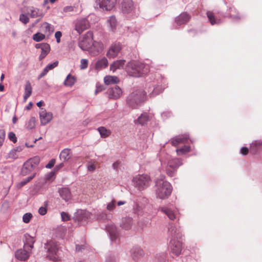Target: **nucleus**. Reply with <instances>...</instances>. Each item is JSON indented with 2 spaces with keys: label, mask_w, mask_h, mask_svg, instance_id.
I'll return each instance as SVG.
<instances>
[{
  "label": "nucleus",
  "mask_w": 262,
  "mask_h": 262,
  "mask_svg": "<svg viewBox=\"0 0 262 262\" xmlns=\"http://www.w3.org/2000/svg\"><path fill=\"white\" fill-rule=\"evenodd\" d=\"M98 130L101 137L105 138L110 134V132L106 129L104 127L101 126L98 128Z\"/></svg>",
  "instance_id": "4c0bfd02"
},
{
  "label": "nucleus",
  "mask_w": 262,
  "mask_h": 262,
  "mask_svg": "<svg viewBox=\"0 0 262 262\" xmlns=\"http://www.w3.org/2000/svg\"><path fill=\"white\" fill-rule=\"evenodd\" d=\"M108 65V61L106 58L103 57L98 60L95 63V69L96 70H101L106 68Z\"/></svg>",
  "instance_id": "c756f323"
},
{
  "label": "nucleus",
  "mask_w": 262,
  "mask_h": 262,
  "mask_svg": "<svg viewBox=\"0 0 262 262\" xmlns=\"http://www.w3.org/2000/svg\"><path fill=\"white\" fill-rule=\"evenodd\" d=\"M116 201L113 200L111 202L108 203L106 206V209L110 211H112L116 207Z\"/></svg>",
  "instance_id": "a18cd8bd"
},
{
  "label": "nucleus",
  "mask_w": 262,
  "mask_h": 262,
  "mask_svg": "<svg viewBox=\"0 0 262 262\" xmlns=\"http://www.w3.org/2000/svg\"><path fill=\"white\" fill-rule=\"evenodd\" d=\"M171 115V113L170 112H163L161 114V116L163 118H168L170 117Z\"/></svg>",
  "instance_id": "680f3d73"
},
{
  "label": "nucleus",
  "mask_w": 262,
  "mask_h": 262,
  "mask_svg": "<svg viewBox=\"0 0 262 262\" xmlns=\"http://www.w3.org/2000/svg\"><path fill=\"white\" fill-rule=\"evenodd\" d=\"M41 27L45 29V32L49 35H50L54 32L53 26L47 22L43 23L41 25Z\"/></svg>",
  "instance_id": "c9c22d12"
},
{
  "label": "nucleus",
  "mask_w": 262,
  "mask_h": 262,
  "mask_svg": "<svg viewBox=\"0 0 262 262\" xmlns=\"http://www.w3.org/2000/svg\"><path fill=\"white\" fill-rule=\"evenodd\" d=\"M41 48V52L48 54L50 50V45L47 43H44Z\"/></svg>",
  "instance_id": "09e8293b"
},
{
  "label": "nucleus",
  "mask_w": 262,
  "mask_h": 262,
  "mask_svg": "<svg viewBox=\"0 0 262 262\" xmlns=\"http://www.w3.org/2000/svg\"><path fill=\"white\" fill-rule=\"evenodd\" d=\"M93 37V33L90 31L88 32L79 41L78 46L83 51L90 50L92 55L96 56L102 51V45L99 44V49L96 52H93V46H94V42Z\"/></svg>",
  "instance_id": "f03ea898"
},
{
  "label": "nucleus",
  "mask_w": 262,
  "mask_h": 262,
  "mask_svg": "<svg viewBox=\"0 0 262 262\" xmlns=\"http://www.w3.org/2000/svg\"><path fill=\"white\" fill-rule=\"evenodd\" d=\"M83 249H84L83 245H77L76 246V251L77 252L81 251Z\"/></svg>",
  "instance_id": "0e129e2a"
},
{
  "label": "nucleus",
  "mask_w": 262,
  "mask_h": 262,
  "mask_svg": "<svg viewBox=\"0 0 262 262\" xmlns=\"http://www.w3.org/2000/svg\"><path fill=\"white\" fill-rule=\"evenodd\" d=\"M125 63V60H118L114 61L110 66V70L113 72H115L117 69H123Z\"/></svg>",
  "instance_id": "bb28decb"
},
{
  "label": "nucleus",
  "mask_w": 262,
  "mask_h": 262,
  "mask_svg": "<svg viewBox=\"0 0 262 262\" xmlns=\"http://www.w3.org/2000/svg\"><path fill=\"white\" fill-rule=\"evenodd\" d=\"M32 92V88L31 85V83L29 81H27L25 84V93H27V94L31 95Z\"/></svg>",
  "instance_id": "37998d69"
},
{
  "label": "nucleus",
  "mask_w": 262,
  "mask_h": 262,
  "mask_svg": "<svg viewBox=\"0 0 262 262\" xmlns=\"http://www.w3.org/2000/svg\"><path fill=\"white\" fill-rule=\"evenodd\" d=\"M73 8L72 6H67V7H66L64 8V11L66 12H71L72 11H73Z\"/></svg>",
  "instance_id": "338daca9"
},
{
  "label": "nucleus",
  "mask_w": 262,
  "mask_h": 262,
  "mask_svg": "<svg viewBox=\"0 0 262 262\" xmlns=\"http://www.w3.org/2000/svg\"><path fill=\"white\" fill-rule=\"evenodd\" d=\"M17 157L16 150L12 149L9 153V157L12 159H15Z\"/></svg>",
  "instance_id": "13d9d810"
},
{
  "label": "nucleus",
  "mask_w": 262,
  "mask_h": 262,
  "mask_svg": "<svg viewBox=\"0 0 262 262\" xmlns=\"http://www.w3.org/2000/svg\"><path fill=\"white\" fill-rule=\"evenodd\" d=\"M48 55L47 53H46L45 52H42L41 53L39 57V59L40 60H41L42 59H43L47 55Z\"/></svg>",
  "instance_id": "774afa93"
},
{
  "label": "nucleus",
  "mask_w": 262,
  "mask_h": 262,
  "mask_svg": "<svg viewBox=\"0 0 262 262\" xmlns=\"http://www.w3.org/2000/svg\"><path fill=\"white\" fill-rule=\"evenodd\" d=\"M157 258L160 261V262H163L166 259V255L165 253H162L161 255V259H160L158 256Z\"/></svg>",
  "instance_id": "69168bd1"
},
{
  "label": "nucleus",
  "mask_w": 262,
  "mask_h": 262,
  "mask_svg": "<svg viewBox=\"0 0 262 262\" xmlns=\"http://www.w3.org/2000/svg\"><path fill=\"white\" fill-rule=\"evenodd\" d=\"M190 19L188 14L186 12L182 13L175 18V24L178 26L187 23Z\"/></svg>",
  "instance_id": "f3484780"
},
{
  "label": "nucleus",
  "mask_w": 262,
  "mask_h": 262,
  "mask_svg": "<svg viewBox=\"0 0 262 262\" xmlns=\"http://www.w3.org/2000/svg\"><path fill=\"white\" fill-rule=\"evenodd\" d=\"M62 36V33L60 31H57L55 34V37L56 39V41L57 43H59L60 42V38Z\"/></svg>",
  "instance_id": "4d7b16f0"
},
{
  "label": "nucleus",
  "mask_w": 262,
  "mask_h": 262,
  "mask_svg": "<svg viewBox=\"0 0 262 262\" xmlns=\"http://www.w3.org/2000/svg\"><path fill=\"white\" fill-rule=\"evenodd\" d=\"M45 207H40L38 209V213L41 215H43L46 214L47 213V210L46 206L48 205L47 201L45 202Z\"/></svg>",
  "instance_id": "de8ad7c7"
},
{
  "label": "nucleus",
  "mask_w": 262,
  "mask_h": 262,
  "mask_svg": "<svg viewBox=\"0 0 262 262\" xmlns=\"http://www.w3.org/2000/svg\"><path fill=\"white\" fill-rule=\"evenodd\" d=\"M35 173L33 174L32 175L27 177V178L24 179L21 182L18 183L16 184V188L17 189H20L22 187H23L24 185L27 184L28 182H29L31 180L33 179V178L35 177Z\"/></svg>",
  "instance_id": "e433bc0d"
},
{
  "label": "nucleus",
  "mask_w": 262,
  "mask_h": 262,
  "mask_svg": "<svg viewBox=\"0 0 262 262\" xmlns=\"http://www.w3.org/2000/svg\"><path fill=\"white\" fill-rule=\"evenodd\" d=\"M107 25L110 28V30L114 32L116 29L117 25V21L114 15L111 16L107 20Z\"/></svg>",
  "instance_id": "cd10ccee"
},
{
  "label": "nucleus",
  "mask_w": 262,
  "mask_h": 262,
  "mask_svg": "<svg viewBox=\"0 0 262 262\" xmlns=\"http://www.w3.org/2000/svg\"><path fill=\"white\" fill-rule=\"evenodd\" d=\"M146 93L141 89L133 90L126 97V104L133 109L138 108L146 99Z\"/></svg>",
  "instance_id": "f257e3e1"
},
{
  "label": "nucleus",
  "mask_w": 262,
  "mask_h": 262,
  "mask_svg": "<svg viewBox=\"0 0 262 262\" xmlns=\"http://www.w3.org/2000/svg\"><path fill=\"white\" fill-rule=\"evenodd\" d=\"M172 186L170 183L163 180L156 181V193L157 197L160 199L167 198L171 193Z\"/></svg>",
  "instance_id": "7ed1b4c3"
},
{
  "label": "nucleus",
  "mask_w": 262,
  "mask_h": 262,
  "mask_svg": "<svg viewBox=\"0 0 262 262\" xmlns=\"http://www.w3.org/2000/svg\"><path fill=\"white\" fill-rule=\"evenodd\" d=\"M127 73L133 77H140L147 73L148 67L138 61L128 62L126 67Z\"/></svg>",
  "instance_id": "20e7f679"
},
{
  "label": "nucleus",
  "mask_w": 262,
  "mask_h": 262,
  "mask_svg": "<svg viewBox=\"0 0 262 262\" xmlns=\"http://www.w3.org/2000/svg\"><path fill=\"white\" fill-rule=\"evenodd\" d=\"M30 163V162L27 161L24 163L21 171L22 176H25L28 174L35 168Z\"/></svg>",
  "instance_id": "393cba45"
},
{
  "label": "nucleus",
  "mask_w": 262,
  "mask_h": 262,
  "mask_svg": "<svg viewBox=\"0 0 262 262\" xmlns=\"http://www.w3.org/2000/svg\"><path fill=\"white\" fill-rule=\"evenodd\" d=\"M182 160L179 158H175L170 160L167 163V166L166 169L167 175L170 177H173L177 168L182 165Z\"/></svg>",
  "instance_id": "0eeeda50"
},
{
  "label": "nucleus",
  "mask_w": 262,
  "mask_h": 262,
  "mask_svg": "<svg viewBox=\"0 0 262 262\" xmlns=\"http://www.w3.org/2000/svg\"><path fill=\"white\" fill-rule=\"evenodd\" d=\"M61 216L62 220L64 222L68 221L70 220V216H69L68 214L64 212H62L61 213Z\"/></svg>",
  "instance_id": "6e6d98bb"
},
{
  "label": "nucleus",
  "mask_w": 262,
  "mask_h": 262,
  "mask_svg": "<svg viewBox=\"0 0 262 262\" xmlns=\"http://www.w3.org/2000/svg\"><path fill=\"white\" fill-rule=\"evenodd\" d=\"M104 83L107 84H116L119 81V78L116 76H107L104 78Z\"/></svg>",
  "instance_id": "2f4dec72"
},
{
  "label": "nucleus",
  "mask_w": 262,
  "mask_h": 262,
  "mask_svg": "<svg viewBox=\"0 0 262 262\" xmlns=\"http://www.w3.org/2000/svg\"><path fill=\"white\" fill-rule=\"evenodd\" d=\"M149 116L147 113H142L136 120H135V124L144 125L149 121Z\"/></svg>",
  "instance_id": "a878e982"
},
{
  "label": "nucleus",
  "mask_w": 262,
  "mask_h": 262,
  "mask_svg": "<svg viewBox=\"0 0 262 262\" xmlns=\"http://www.w3.org/2000/svg\"><path fill=\"white\" fill-rule=\"evenodd\" d=\"M207 16L212 25H219L222 23V21L220 19H216L215 18L213 13L211 11L207 12Z\"/></svg>",
  "instance_id": "7c9ffc66"
},
{
  "label": "nucleus",
  "mask_w": 262,
  "mask_h": 262,
  "mask_svg": "<svg viewBox=\"0 0 262 262\" xmlns=\"http://www.w3.org/2000/svg\"><path fill=\"white\" fill-rule=\"evenodd\" d=\"M45 249L47 250V257L53 261H56L59 258V246L55 242L50 241L45 244Z\"/></svg>",
  "instance_id": "39448f33"
},
{
  "label": "nucleus",
  "mask_w": 262,
  "mask_h": 262,
  "mask_svg": "<svg viewBox=\"0 0 262 262\" xmlns=\"http://www.w3.org/2000/svg\"><path fill=\"white\" fill-rule=\"evenodd\" d=\"M58 192L61 198L67 202L71 199V194L70 189L67 187H62L58 189Z\"/></svg>",
  "instance_id": "aec40b11"
},
{
  "label": "nucleus",
  "mask_w": 262,
  "mask_h": 262,
  "mask_svg": "<svg viewBox=\"0 0 262 262\" xmlns=\"http://www.w3.org/2000/svg\"><path fill=\"white\" fill-rule=\"evenodd\" d=\"M106 230L108 233L110 240L112 242L116 243L119 238L117 228L113 224H110L106 226Z\"/></svg>",
  "instance_id": "f8f14e48"
},
{
  "label": "nucleus",
  "mask_w": 262,
  "mask_h": 262,
  "mask_svg": "<svg viewBox=\"0 0 262 262\" xmlns=\"http://www.w3.org/2000/svg\"><path fill=\"white\" fill-rule=\"evenodd\" d=\"M122 94V90L116 85H114L108 90V97L110 99H116L119 98Z\"/></svg>",
  "instance_id": "dca6fc26"
},
{
  "label": "nucleus",
  "mask_w": 262,
  "mask_h": 262,
  "mask_svg": "<svg viewBox=\"0 0 262 262\" xmlns=\"http://www.w3.org/2000/svg\"><path fill=\"white\" fill-rule=\"evenodd\" d=\"M45 38V35L39 32H37L33 35V39L36 41L39 42L43 40Z\"/></svg>",
  "instance_id": "ea45409f"
},
{
  "label": "nucleus",
  "mask_w": 262,
  "mask_h": 262,
  "mask_svg": "<svg viewBox=\"0 0 262 262\" xmlns=\"http://www.w3.org/2000/svg\"><path fill=\"white\" fill-rule=\"evenodd\" d=\"M168 234L170 239H173V238L176 239H181L182 237V233L180 227L173 224H169Z\"/></svg>",
  "instance_id": "1a4fd4ad"
},
{
  "label": "nucleus",
  "mask_w": 262,
  "mask_h": 262,
  "mask_svg": "<svg viewBox=\"0 0 262 262\" xmlns=\"http://www.w3.org/2000/svg\"><path fill=\"white\" fill-rule=\"evenodd\" d=\"M39 118L41 125L44 126L52 120L53 114L51 112H47L44 108H41V111L39 112Z\"/></svg>",
  "instance_id": "9b49d317"
},
{
  "label": "nucleus",
  "mask_w": 262,
  "mask_h": 262,
  "mask_svg": "<svg viewBox=\"0 0 262 262\" xmlns=\"http://www.w3.org/2000/svg\"><path fill=\"white\" fill-rule=\"evenodd\" d=\"M133 219L129 217H126L122 219L120 223V227L124 230H128L132 226Z\"/></svg>",
  "instance_id": "b1692460"
},
{
  "label": "nucleus",
  "mask_w": 262,
  "mask_h": 262,
  "mask_svg": "<svg viewBox=\"0 0 262 262\" xmlns=\"http://www.w3.org/2000/svg\"><path fill=\"white\" fill-rule=\"evenodd\" d=\"M36 119L34 117H31L28 123L26 124V127L28 129H32L34 128L35 126Z\"/></svg>",
  "instance_id": "a19ab883"
},
{
  "label": "nucleus",
  "mask_w": 262,
  "mask_h": 262,
  "mask_svg": "<svg viewBox=\"0 0 262 262\" xmlns=\"http://www.w3.org/2000/svg\"><path fill=\"white\" fill-rule=\"evenodd\" d=\"M58 61H55L53 63L48 64L46 66V67L50 71V70H51L53 69L55 67H56L58 66Z\"/></svg>",
  "instance_id": "603ef678"
},
{
  "label": "nucleus",
  "mask_w": 262,
  "mask_h": 262,
  "mask_svg": "<svg viewBox=\"0 0 262 262\" xmlns=\"http://www.w3.org/2000/svg\"><path fill=\"white\" fill-rule=\"evenodd\" d=\"M151 89H152V91L149 93V96L150 97H154L161 93L163 90L161 85H152Z\"/></svg>",
  "instance_id": "473e14b6"
},
{
  "label": "nucleus",
  "mask_w": 262,
  "mask_h": 262,
  "mask_svg": "<svg viewBox=\"0 0 262 262\" xmlns=\"http://www.w3.org/2000/svg\"><path fill=\"white\" fill-rule=\"evenodd\" d=\"M249 150L246 147H243L241 149L240 152L242 155L245 156L247 155L248 153Z\"/></svg>",
  "instance_id": "bf43d9fd"
},
{
  "label": "nucleus",
  "mask_w": 262,
  "mask_h": 262,
  "mask_svg": "<svg viewBox=\"0 0 262 262\" xmlns=\"http://www.w3.org/2000/svg\"><path fill=\"white\" fill-rule=\"evenodd\" d=\"M159 209L161 211L166 214L170 220H173L176 218V215L174 211L167 207H160Z\"/></svg>",
  "instance_id": "c85d7f7f"
},
{
  "label": "nucleus",
  "mask_w": 262,
  "mask_h": 262,
  "mask_svg": "<svg viewBox=\"0 0 262 262\" xmlns=\"http://www.w3.org/2000/svg\"><path fill=\"white\" fill-rule=\"evenodd\" d=\"M121 45L119 42L113 44L107 53V56L109 58L116 57L121 51Z\"/></svg>",
  "instance_id": "ddd939ff"
},
{
  "label": "nucleus",
  "mask_w": 262,
  "mask_h": 262,
  "mask_svg": "<svg viewBox=\"0 0 262 262\" xmlns=\"http://www.w3.org/2000/svg\"><path fill=\"white\" fill-rule=\"evenodd\" d=\"M55 162H56L55 159H51L49 161V162L46 165V168H49V169L52 168L54 166V165L55 163Z\"/></svg>",
  "instance_id": "5fc2aeb1"
},
{
  "label": "nucleus",
  "mask_w": 262,
  "mask_h": 262,
  "mask_svg": "<svg viewBox=\"0 0 262 262\" xmlns=\"http://www.w3.org/2000/svg\"><path fill=\"white\" fill-rule=\"evenodd\" d=\"M88 170L90 172H93L96 169V166L94 164L89 162L88 164Z\"/></svg>",
  "instance_id": "864d4df0"
},
{
  "label": "nucleus",
  "mask_w": 262,
  "mask_h": 262,
  "mask_svg": "<svg viewBox=\"0 0 262 262\" xmlns=\"http://www.w3.org/2000/svg\"><path fill=\"white\" fill-rule=\"evenodd\" d=\"M29 252L25 249H19L15 252V257L20 260H26L29 257Z\"/></svg>",
  "instance_id": "412c9836"
},
{
  "label": "nucleus",
  "mask_w": 262,
  "mask_h": 262,
  "mask_svg": "<svg viewBox=\"0 0 262 262\" xmlns=\"http://www.w3.org/2000/svg\"><path fill=\"white\" fill-rule=\"evenodd\" d=\"M8 138L11 141L14 143L17 142V138L15 136V134L13 132H11L9 133Z\"/></svg>",
  "instance_id": "3c124183"
},
{
  "label": "nucleus",
  "mask_w": 262,
  "mask_h": 262,
  "mask_svg": "<svg viewBox=\"0 0 262 262\" xmlns=\"http://www.w3.org/2000/svg\"><path fill=\"white\" fill-rule=\"evenodd\" d=\"M28 15L32 18L39 17L41 18L43 16V14L42 11L34 7H31L30 9V10L28 12Z\"/></svg>",
  "instance_id": "5701e85b"
},
{
  "label": "nucleus",
  "mask_w": 262,
  "mask_h": 262,
  "mask_svg": "<svg viewBox=\"0 0 262 262\" xmlns=\"http://www.w3.org/2000/svg\"><path fill=\"white\" fill-rule=\"evenodd\" d=\"M133 181L134 186L138 190H141L148 187L150 179L147 174H141L134 177Z\"/></svg>",
  "instance_id": "423d86ee"
},
{
  "label": "nucleus",
  "mask_w": 262,
  "mask_h": 262,
  "mask_svg": "<svg viewBox=\"0 0 262 262\" xmlns=\"http://www.w3.org/2000/svg\"><path fill=\"white\" fill-rule=\"evenodd\" d=\"M88 66V60L86 59H82L80 61V69H85Z\"/></svg>",
  "instance_id": "8fccbe9b"
},
{
  "label": "nucleus",
  "mask_w": 262,
  "mask_h": 262,
  "mask_svg": "<svg viewBox=\"0 0 262 262\" xmlns=\"http://www.w3.org/2000/svg\"><path fill=\"white\" fill-rule=\"evenodd\" d=\"M189 138L188 135H179L171 139V144L174 146L181 143H185Z\"/></svg>",
  "instance_id": "6ab92c4d"
},
{
  "label": "nucleus",
  "mask_w": 262,
  "mask_h": 262,
  "mask_svg": "<svg viewBox=\"0 0 262 262\" xmlns=\"http://www.w3.org/2000/svg\"><path fill=\"white\" fill-rule=\"evenodd\" d=\"M70 149L69 148L63 149L61 151L59 155L60 159L62 160L63 161H67L69 159H70Z\"/></svg>",
  "instance_id": "72a5a7b5"
},
{
  "label": "nucleus",
  "mask_w": 262,
  "mask_h": 262,
  "mask_svg": "<svg viewBox=\"0 0 262 262\" xmlns=\"http://www.w3.org/2000/svg\"><path fill=\"white\" fill-rule=\"evenodd\" d=\"M181 239H170L169 242V247L172 253L176 255H179L181 253L182 250V243Z\"/></svg>",
  "instance_id": "9d476101"
},
{
  "label": "nucleus",
  "mask_w": 262,
  "mask_h": 262,
  "mask_svg": "<svg viewBox=\"0 0 262 262\" xmlns=\"http://www.w3.org/2000/svg\"><path fill=\"white\" fill-rule=\"evenodd\" d=\"M19 20L24 24H27L29 21L28 15L25 14H21L19 16Z\"/></svg>",
  "instance_id": "c03bdc74"
},
{
  "label": "nucleus",
  "mask_w": 262,
  "mask_h": 262,
  "mask_svg": "<svg viewBox=\"0 0 262 262\" xmlns=\"http://www.w3.org/2000/svg\"><path fill=\"white\" fill-rule=\"evenodd\" d=\"M89 27V22L86 19H78L75 24V30L80 34L85 30L88 29Z\"/></svg>",
  "instance_id": "2eb2a0df"
},
{
  "label": "nucleus",
  "mask_w": 262,
  "mask_h": 262,
  "mask_svg": "<svg viewBox=\"0 0 262 262\" xmlns=\"http://www.w3.org/2000/svg\"><path fill=\"white\" fill-rule=\"evenodd\" d=\"M121 7L122 12L125 14L131 13L134 9V3L132 0H123Z\"/></svg>",
  "instance_id": "4468645a"
},
{
  "label": "nucleus",
  "mask_w": 262,
  "mask_h": 262,
  "mask_svg": "<svg viewBox=\"0 0 262 262\" xmlns=\"http://www.w3.org/2000/svg\"><path fill=\"white\" fill-rule=\"evenodd\" d=\"M24 247L28 250H31L34 247V244L35 242L34 238L28 234L24 235Z\"/></svg>",
  "instance_id": "a211bd4d"
},
{
  "label": "nucleus",
  "mask_w": 262,
  "mask_h": 262,
  "mask_svg": "<svg viewBox=\"0 0 262 262\" xmlns=\"http://www.w3.org/2000/svg\"><path fill=\"white\" fill-rule=\"evenodd\" d=\"M27 161L30 162V164L32 165L34 167L36 168L40 162V159L38 157H34L27 160Z\"/></svg>",
  "instance_id": "79ce46f5"
},
{
  "label": "nucleus",
  "mask_w": 262,
  "mask_h": 262,
  "mask_svg": "<svg viewBox=\"0 0 262 262\" xmlns=\"http://www.w3.org/2000/svg\"><path fill=\"white\" fill-rule=\"evenodd\" d=\"M64 166L63 163H60L59 164L56 165L54 168V170L56 171H58L60 169L62 168Z\"/></svg>",
  "instance_id": "e2e57ef3"
},
{
  "label": "nucleus",
  "mask_w": 262,
  "mask_h": 262,
  "mask_svg": "<svg viewBox=\"0 0 262 262\" xmlns=\"http://www.w3.org/2000/svg\"><path fill=\"white\" fill-rule=\"evenodd\" d=\"M32 217V214L31 213H26L23 216V221L25 223H28Z\"/></svg>",
  "instance_id": "49530a36"
},
{
  "label": "nucleus",
  "mask_w": 262,
  "mask_h": 262,
  "mask_svg": "<svg viewBox=\"0 0 262 262\" xmlns=\"http://www.w3.org/2000/svg\"><path fill=\"white\" fill-rule=\"evenodd\" d=\"M76 82V78L74 76H72L70 74L67 76L63 84L67 86H72Z\"/></svg>",
  "instance_id": "f704fd0d"
},
{
  "label": "nucleus",
  "mask_w": 262,
  "mask_h": 262,
  "mask_svg": "<svg viewBox=\"0 0 262 262\" xmlns=\"http://www.w3.org/2000/svg\"><path fill=\"white\" fill-rule=\"evenodd\" d=\"M105 262H116V259L114 256L110 255L106 258Z\"/></svg>",
  "instance_id": "052dcab7"
},
{
  "label": "nucleus",
  "mask_w": 262,
  "mask_h": 262,
  "mask_svg": "<svg viewBox=\"0 0 262 262\" xmlns=\"http://www.w3.org/2000/svg\"><path fill=\"white\" fill-rule=\"evenodd\" d=\"M190 151V146H184L179 149L176 150V152L178 155L181 154L183 155Z\"/></svg>",
  "instance_id": "58836bf2"
},
{
  "label": "nucleus",
  "mask_w": 262,
  "mask_h": 262,
  "mask_svg": "<svg viewBox=\"0 0 262 262\" xmlns=\"http://www.w3.org/2000/svg\"><path fill=\"white\" fill-rule=\"evenodd\" d=\"M144 254L143 250L139 247H134L130 250L131 256L134 259L141 257Z\"/></svg>",
  "instance_id": "4be33fe9"
},
{
  "label": "nucleus",
  "mask_w": 262,
  "mask_h": 262,
  "mask_svg": "<svg viewBox=\"0 0 262 262\" xmlns=\"http://www.w3.org/2000/svg\"><path fill=\"white\" fill-rule=\"evenodd\" d=\"M97 7L103 11H111L115 6L117 0H95Z\"/></svg>",
  "instance_id": "6e6552de"
}]
</instances>
